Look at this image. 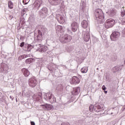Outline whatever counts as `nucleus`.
Listing matches in <instances>:
<instances>
[{
	"label": "nucleus",
	"instance_id": "nucleus-1",
	"mask_svg": "<svg viewBox=\"0 0 125 125\" xmlns=\"http://www.w3.org/2000/svg\"><path fill=\"white\" fill-rule=\"evenodd\" d=\"M95 19L99 24H102L105 21L104 20V13L101 9H97L94 12Z\"/></svg>",
	"mask_w": 125,
	"mask_h": 125
},
{
	"label": "nucleus",
	"instance_id": "nucleus-2",
	"mask_svg": "<svg viewBox=\"0 0 125 125\" xmlns=\"http://www.w3.org/2000/svg\"><path fill=\"white\" fill-rule=\"evenodd\" d=\"M89 109L90 112H93L94 111L97 113H99V112H102L105 109V107H104V104L97 103L94 105L91 104L89 106Z\"/></svg>",
	"mask_w": 125,
	"mask_h": 125
},
{
	"label": "nucleus",
	"instance_id": "nucleus-3",
	"mask_svg": "<svg viewBox=\"0 0 125 125\" xmlns=\"http://www.w3.org/2000/svg\"><path fill=\"white\" fill-rule=\"evenodd\" d=\"M44 99L47 101H49L50 103L53 104V103H55L57 102L56 98L53 96L51 93H45L44 95Z\"/></svg>",
	"mask_w": 125,
	"mask_h": 125
},
{
	"label": "nucleus",
	"instance_id": "nucleus-4",
	"mask_svg": "<svg viewBox=\"0 0 125 125\" xmlns=\"http://www.w3.org/2000/svg\"><path fill=\"white\" fill-rule=\"evenodd\" d=\"M59 40L62 43H68L72 41V36L68 34H64L60 37Z\"/></svg>",
	"mask_w": 125,
	"mask_h": 125
},
{
	"label": "nucleus",
	"instance_id": "nucleus-5",
	"mask_svg": "<svg viewBox=\"0 0 125 125\" xmlns=\"http://www.w3.org/2000/svg\"><path fill=\"white\" fill-rule=\"evenodd\" d=\"M39 15L41 17H43L45 18L46 16H48L49 15L48 12V9L46 7H43L39 11Z\"/></svg>",
	"mask_w": 125,
	"mask_h": 125
},
{
	"label": "nucleus",
	"instance_id": "nucleus-6",
	"mask_svg": "<svg viewBox=\"0 0 125 125\" xmlns=\"http://www.w3.org/2000/svg\"><path fill=\"white\" fill-rule=\"evenodd\" d=\"M105 27L106 29H109V28H112L115 25V20L113 19H108L106 20L105 23Z\"/></svg>",
	"mask_w": 125,
	"mask_h": 125
},
{
	"label": "nucleus",
	"instance_id": "nucleus-7",
	"mask_svg": "<svg viewBox=\"0 0 125 125\" xmlns=\"http://www.w3.org/2000/svg\"><path fill=\"white\" fill-rule=\"evenodd\" d=\"M120 36H121L120 32L118 31H114L110 35V39L111 41L114 42L118 41V40H119V38H120Z\"/></svg>",
	"mask_w": 125,
	"mask_h": 125
},
{
	"label": "nucleus",
	"instance_id": "nucleus-8",
	"mask_svg": "<svg viewBox=\"0 0 125 125\" xmlns=\"http://www.w3.org/2000/svg\"><path fill=\"white\" fill-rule=\"evenodd\" d=\"M34 9L39 10L41 6H42V0H36L33 4Z\"/></svg>",
	"mask_w": 125,
	"mask_h": 125
},
{
	"label": "nucleus",
	"instance_id": "nucleus-9",
	"mask_svg": "<svg viewBox=\"0 0 125 125\" xmlns=\"http://www.w3.org/2000/svg\"><path fill=\"white\" fill-rule=\"evenodd\" d=\"M35 46L38 47L39 49L40 52H42V53H44V52H46V51H47L48 48L46 46H42V44H36Z\"/></svg>",
	"mask_w": 125,
	"mask_h": 125
},
{
	"label": "nucleus",
	"instance_id": "nucleus-10",
	"mask_svg": "<svg viewBox=\"0 0 125 125\" xmlns=\"http://www.w3.org/2000/svg\"><path fill=\"white\" fill-rule=\"evenodd\" d=\"M29 85L31 87H35L38 84V82L35 78L32 77L28 80Z\"/></svg>",
	"mask_w": 125,
	"mask_h": 125
},
{
	"label": "nucleus",
	"instance_id": "nucleus-11",
	"mask_svg": "<svg viewBox=\"0 0 125 125\" xmlns=\"http://www.w3.org/2000/svg\"><path fill=\"white\" fill-rule=\"evenodd\" d=\"M49 2H50V4L52 5H58L60 4L63 5L64 3V1L63 0H48Z\"/></svg>",
	"mask_w": 125,
	"mask_h": 125
},
{
	"label": "nucleus",
	"instance_id": "nucleus-12",
	"mask_svg": "<svg viewBox=\"0 0 125 125\" xmlns=\"http://www.w3.org/2000/svg\"><path fill=\"white\" fill-rule=\"evenodd\" d=\"M37 37V41L39 42H42V32L40 30H38V35L37 36V33H34V37L36 38Z\"/></svg>",
	"mask_w": 125,
	"mask_h": 125
},
{
	"label": "nucleus",
	"instance_id": "nucleus-13",
	"mask_svg": "<svg viewBox=\"0 0 125 125\" xmlns=\"http://www.w3.org/2000/svg\"><path fill=\"white\" fill-rule=\"evenodd\" d=\"M71 27L72 32H77L79 28V23L76 21H73L71 24Z\"/></svg>",
	"mask_w": 125,
	"mask_h": 125
},
{
	"label": "nucleus",
	"instance_id": "nucleus-14",
	"mask_svg": "<svg viewBox=\"0 0 125 125\" xmlns=\"http://www.w3.org/2000/svg\"><path fill=\"white\" fill-rule=\"evenodd\" d=\"M81 81H80V79L78 78V77L74 76L72 77L71 82H70L72 84H77L78 83H80Z\"/></svg>",
	"mask_w": 125,
	"mask_h": 125
},
{
	"label": "nucleus",
	"instance_id": "nucleus-15",
	"mask_svg": "<svg viewBox=\"0 0 125 125\" xmlns=\"http://www.w3.org/2000/svg\"><path fill=\"white\" fill-rule=\"evenodd\" d=\"M80 92H81V88L80 87H76L73 88L72 94V95H78Z\"/></svg>",
	"mask_w": 125,
	"mask_h": 125
},
{
	"label": "nucleus",
	"instance_id": "nucleus-16",
	"mask_svg": "<svg viewBox=\"0 0 125 125\" xmlns=\"http://www.w3.org/2000/svg\"><path fill=\"white\" fill-rule=\"evenodd\" d=\"M34 48V46L31 44H25L23 47V50L24 51H31V49Z\"/></svg>",
	"mask_w": 125,
	"mask_h": 125
},
{
	"label": "nucleus",
	"instance_id": "nucleus-17",
	"mask_svg": "<svg viewBox=\"0 0 125 125\" xmlns=\"http://www.w3.org/2000/svg\"><path fill=\"white\" fill-rule=\"evenodd\" d=\"M84 34V36H83V39L84 42H87L89 40H90V35H89V32H83Z\"/></svg>",
	"mask_w": 125,
	"mask_h": 125
},
{
	"label": "nucleus",
	"instance_id": "nucleus-18",
	"mask_svg": "<svg viewBox=\"0 0 125 125\" xmlns=\"http://www.w3.org/2000/svg\"><path fill=\"white\" fill-rule=\"evenodd\" d=\"M85 7V3L84 2H83L81 4L80 8L81 11L80 10V15L82 14V15H84V8Z\"/></svg>",
	"mask_w": 125,
	"mask_h": 125
},
{
	"label": "nucleus",
	"instance_id": "nucleus-19",
	"mask_svg": "<svg viewBox=\"0 0 125 125\" xmlns=\"http://www.w3.org/2000/svg\"><path fill=\"white\" fill-rule=\"evenodd\" d=\"M42 106L43 107V109L45 110H50L53 108V106L51 104H42Z\"/></svg>",
	"mask_w": 125,
	"mask_h": 125
},
{
	"label": "nucleus",
	"instance_id": "nucleus-20",
	"mask_svg": "<svg viewBox=\"0 0 125 125\" xmlns=\"http://www.w3.org/2000/svg\"><path fill=\"white\" fill-rule=\"evenodd\" d=\"M1 72H6L8 70V66L5 63L2 64L0 67Z\"/></svg>",
	"mask_w": 125,
	"mask_h": 125
},
{
	"label": "nucleus",
	"instance_id": "nucleus-21",
	"mask_svg": "<svg viewBox=\"0 0 125 125\" xmlns=\"http://www.w3.org/2000/svg\"><path fill=\"white\" fill-rule=\"evenodd\" d=\"M21 72L23 73L24 77H29V76H30V71L26 68H22Z\"/></svg>",
	"mask_w": 125,
	"mask_h": 125
},
{
	"label": "nucleus",
	"instance_id": "nucleus-22",
	"mask_svg": "<svg viewBox=\"0 0 125 125\" xmlns=\"http://www.w3.org/2000/svg\"><path fill=\"white\" fill-rule=\"evenodd\" d=\"M57 20L60 24H62L63 23H64V18H63V17L60 15H59L57 17Z\"/></svg>",
	"mask_w": 125,
	"mask_h": 125
},
{
	"label": "nucleus",
	"instance_id": "nucleus-23",
	"mask_svg": "<svg viewBox=\"0 0 125 125\" xmlns=\"http://www.w3.org/2000/svg\"><path fill=\"white\" fill-rule=\"evenodd\" d=\"M88 26V22H87V21L83 20L82 22V26L83 28V29H86Z\"/></svg>",
	"mask_w": 125,
	"mask_h": 125
},
{
	"label": "nucleus",
	"instance_id": "nucleus-24",
	"mask_svg": "<svg viewBox=\"0 0 125 125\" xmlns=\"http://www.w3.org/2000/svg\"><path fill=\"white\" fill-rule=\"evenodd\" d=\"M34 61H35V59L29 58L25 60V63H27V64H31L32 62H34Z\"/></svg>",
	"mask_w": 125,
	"mask_h": 125
},
{
	"label": "nucleus",
	"instance_id": "nucleus-25",
	"mask_svg": "<svg viewBox=\"0 0 125 125\" xmlns=\"http://www.w3.org/2000/svg\"><path fill=\"white\" fill-rule=\"evenodd\" d=\"M27 11H28V8H23V9L21 11V16H24V15H27L26 13H27Z\"/></svg>",
	"mask_w": 125,
	"mask_h": 125
},
{
	"label": "nucleus",
	"instance_id": "nucleus-26",
	"mask_svg": "<svg viewBox=\"0 0 125 125\" xmlns=\"http://www.w3.org/2000/svg\"><path fill=\"white\" fill-rule=\"evenodd\" d=\"M57 102L59 103V104H63V105H66V104H69V103H70L69 102H68L67 103H64L62 102V101H61V98L60 97L58 98Z\"/></svg>",
	"mask_w": 125,
	"mask_h": 125
},
{
	"label": "nucleus",
	"instance_id": "nucleus-27",
	"mask_svg": "<svg viewBox=\"0 0 125 125\" xmlns=\"http://www.w3.org/2000/svg\"><path fill=\"white\" fill-rule=\"evenodd\" d=\"M120 70H122V69H120V67L119 66H115L112 69L113 73H116V72H119Z\"/></svg>",
	"mask_w": 125,
	"mask_h": 125
},
{
	"label": "nucleus",
	"instance_id": "nucleus-28",
	"mask_svg": "<svg viewBox=\"0 0 125 125\" xmlns=\"http://www.w3.org/2000/svg\"><path fill=\"white\" fill-rule=\"evenodd\" d=\"M109 15L110 17H113L116 15V12H115V11L112 10L109 12Z\"/></svg>",
	"mask_w": 125,
	"mask_h": 125
},
{
	"label": "nucleus",
	"instance_id": "nucleus-29",
	"mask_svg": "<svg viewBox=\"0 0 125 125\" xmlns=\"http://www.w3.org/2000/svg\"><path fill=\"white\" fill-rule=\"evenodd\" d=\"M8 5L9 8H10L11 9H12V8H13V3H12L11 1H8Z\"/></svg>",
	"mask_w": 125,
	"mask_h": 125
},
{
	"label": "nucleus",
	"instance_id": "nucleus-30",
	"mask_svg": "<svg viewBox=\"0 0 125 125\" xmlns=\"http://www.w3.org/2000/svg\"><path fill=\"white\" fill-rule=\"evenodd\" d=\"M81 72H82V73H83L84 74H85V73H87V67H83L81 69Z\"/></svg>",
	"mask_w": 125,
	"mask_h": 125
},
{
	"label": "nucleus",
	"instance_id": "nucleus-31",
	"mask_svg": "<svg viewBox=\"0 0 125 125\" xmlns=\"http://www.w3.org/2000/svg\"><path fill=\"white\" fill-rule=\"evenodd\" d=\"M117 59H118V57L116 55H114L112 58V61H116Z\"/></svg>",
	"mask_w": 125,
	"mask_h": 125
},
{
	"label": "nucleus",
	"instance_id": "nucleus-32",
	"mask_svg": "<svg viewBox=\"0 0 125 125\" xmlns=\"http://www.w3.org/2000/svg\"><path fill=\"white\" fill-rule=\"evenodd\" d=\"M27 57H28V56H27L26 55H22L19 58H20L21 59H24V58H27Z\"/></svg>",
	"mask_w": 125,
	"mask_h": 125
},
{
	"label": "nucleus",
	"instance_id": "nucleus-33",
	"mask_svg": "<svg viewBox=\"0 0 125 125\" xmlns=\"http://www.w3.org/2000/svg\"><path fill=\"white\" fill-rule=\"evenodd\" d=\"M29 1H30V0H22V2L23 4H28V3H29Z\"/></svg>",
	"mask_w": 125,
	"mask_h": 125
},
{
	"label": "nucleus",
	"instance_id": "nucleus-34",
	"mask_svg": "<svg viewBox=\"0 0 125 125\" xmlns=\"http://www.w3.org/2000/svg\"><path fill=\"white\" fill-rule=\"evenodd\" d=\"M56 29L58 30V31H60V30H62V27L60 25H58L57 26Z\"/></svg>",
	"mask_w": 125,
	"mask_h": 125
},
{
	"label": "nucleus",
	"instance_id": "nucleus-35",
	"mask_svg": "<svg viewBox=\"0 0 125 125\" xmlns=\"http://www.w3.org/2000/svg\"><path fill=\"white\" fill-rule=\"evenodd\" d=\"M20 46H21V47H23H23H24V46H25V42H22L21 43Z\"/></svg>",
	"mask_w": 125,
	"mask_h": 125
},
{
	"label": "nucleus",
	"instance_id": "nucleus-36",
	"mask_svg": "<svg viewBox=\"0 0 125 125\" xmlns=\"http://www.w3.org/2000/svg\"><path fill=\"white\" fill-rule=\"evenodd\" d=\"M29 20H30V21H33V20H34V17H33V16H30L29 18Z\"/></svg>",
	"mask_w": 125,
	"mask_h": 125
},
{
	"label": "nucleus",
	"instance_id": "nucleus-37",
	"mask_svg": "<svg viewBox=\"0 0 125 125\" xmlns=\"http://www.w3.org/2000/svg\"><path fill=\"white\" fill-rule=\"evenodd\" d=\"M62 125H70L68 122H67V123L64 122V123H62Z\"/></svg>",
	"mask_w": 125,
	"mask_h": 125
},
{
	"label": "nucleus",
	"instance_id": "nucleus-38",
	"mask_svg": "<svg viewBox=\"0 0 125 125\" xmlns=\"http://www.w3.org/2000/svg\"><path fill=\"white\" fill-rule=\"evenodd\" d=\"M122 34H123L124 37H125V28L122 30Z\"/></svg>",
	"mask_w": 125,
	"mask_h": 125
},
{
	"label": "nucleus",
	"instance_id": "nucleus-39",
	"mask_svg": "<svg viewBox=\"0 0 125 125\" xmlns=\"http://www.w3.org/2000/svg\"><path fill=\"white\" fill-rule=\"evenodd\" d=\"M102 89L103 90H106V89H107V88H106V86L105 85H103L102 86Z\"/></svg>",
	"mask_w": 125,
	"mask_h": 125
},
{
	"label": "nucleus",
	"instance_id": "nucleus-40",
	"mask_svg": "<svg viewBox=\"0 0 125 125\" xmlns=\"http://www.w3.org/2000/svg\"><path fill=\"white\" fill-rule=\"evenodd\" d=\"M125 11L124 12H121V16L122 17H124V16H125Z\"/></svg>",
	"mask_w": 125,
	"mask_h": 125
},
{
	"label": "nucleus",
	"instance_id": "nucleus-41",
	"mask_svg": "<svg viewBox=\"0 0 125 125\" xmlns=\"http://www.w3.org/2000/svg\"><path fill=\"white\" fill-rule=\"evenodd\" d=\"M58 91H59V94H61L62 93V89H61L60 90H58Z\"/></svg>",
	"mask_w": 125,
	"mask_h": 125
},
{
	"label": "nucleus",
	"instance_id": "nucleus-42",
	"mask_svg": "<svg viewBox=\"0 0 125 125\" xmlns=\"http://www.w3.org/2000/svg\"><path fill=\"white\" fill-rule=\"evenodd\" d=\"M30 124L31 125H36V124L34 121H31Z\"/></svg>",
	"mask_w": 125,
	"mask_h": 125
},
{
	"label": "nucleus",
	"instance_id": "nucleus-43",
	"mask_svg": "<svg viewBox=\"0 0 125 125\" xmlns=\"http://www.w3.org/2000/svg\"><path fill=\"white\" fill-rule=\"evenodd\" d=\"M20 39L21 40V41H24V37L21 36Z\"/></svg>",
	"mask_w": 125,
	"mask_h": 125
},
{
	"label": "nucleus",
	"instance_id": "nucleus-44",
	"mask_svg": "<svg viewBox=\"0 0 125 125\" xmlns=\"http://www.w3.org/2000/svg\"><path fill=\"white\" fill-rule=\"evenodd\" d=\"M12 18H13V16H11V15H9V19H10V20H11V19H12Z\"/></svg>",
	"mask_w": 125,
	"mask_h": 125
},
{
	"label": "nucleus",
	"instance_id": "nucleus-45",
	"mask_svg": "<svg viewBox=\"0 0 125 125\" xmlns=\"http://www.w3.org/2000/svg\"><path fill=\"white\" fill-rule=\"evenodd\" d=\"M10 99H11L12 100H13V98H14L13 97L10 96Z\"/></svg>",
	"mask_w": 125,
	"mask_h": 125
},
{
	"label": "nucleus",
	"instance_id": "nucleus-46",
	"mask_svg": "<svg viewBox=\"0 0 125 125\" xmlns=\"http://www.w3.org/2000/svg\"><path fill=\"white\" fill-rule=\"evenodd\" d=\"M42 93H39V96H40V97H42Z\"/></svg>",
	"mask_w": 125,
	"mask_h": 125
},
{
	"label": "nucleus",
	"instance_id": "nucleus-47",
	"mask_svg": "<svg viewBox=\"0 0 125 125\" xmlns=\"http://www.w3.org/2000/svg\"><path fill=\"white\" fill-rule=\"evenodd\" d=\"M48 70H49V71H52V69L51 68H49V67L48 68Z\"/></svg>",
	"mask_w": 125,
	"mask_h": 125
},
{
	"label": "nucleus",
	"instance_id": "nucleus-48",
	"mask_svg": "<svg viewBox=\"0 0 125 125\" xmlns=\"http://www.w3.org/2000/svg\"><path fill=\"white\" fill-rule=\"evenodd\" d=\"M104 93L106 94V93H107V92H108V91H105V90H104Z\"/></svg>",
	"mask_w": 125,
	"mask_h": 125
},
{
	"label": "nucleus",
	"instance_id": "nucleus-49",
	"mask_svg": "<svg viewBox=\"0 0 125 125\" xmlns=\"http://www.w3.org/2000/svg\"><path fill=\"white\" fill-rule=\"evenodd\" d=\"M112 114H113V113H111V115H112Z\"/></svg>",
	"mask_w": 125,
	"mask_h": 125
},
{
	"label": "nucleus",
	"instance_id": "nucleus-50",
	"mask_svg": "<svg viewBox=\"0 0 125 125\" xmlns=\"http://www.w3.org/2000/svg\"><path fill=\"white\" fill-rule=\"evenodd\" d=\"M124 63H125V62H124Z\"/></svg>",
	"mask_w": 125,
	"mask_h": 125
}]
</instances>
